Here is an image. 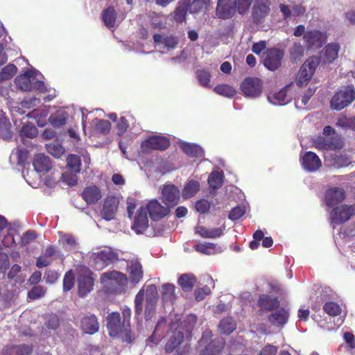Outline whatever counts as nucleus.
I'll return each instance as SVG.
<instances>
[{
  "label": "nucleus",
  "mask_w": 355,
  "mask_h": 355,
  "mask_svg": "<svg viewBox=\"0 0 355 355\" xmlns=\"http://www.w3.org/2000/svg\"><path fill=\"white\" fill-rule=\"evenodd\" d=\"M236 11V0H218L216 13L220 19L232 18Z\"/></svg>",
  "instance_id": "nucleus-16"
},
{
  "label": "nucleus",
  "mask_w": 355,
  "mask_h": 355,
  "mask_svg": "<svg viewBox=\"0 0 355 355\" xmlns=\"http://www.w3.org/2000/svg\"><path fill=\"white\" fill-rule=\"evenodd\" d=\"M225 229V226L223 224L219 227L207 228L204 226L198 225L196 227V233L200 236L207 239H215L220 236Z\"/></svg>",
  "instance_id": "nucleus-29"
},
{
  "label": "nucleus",
  "mask_w": 355,
  "mask_h": 355,
  "mask_svg": "<svg viewBox=\"0 0 355 355\" xmlns=\"http://www.w3.org/2000/svg\"><path fill=\"white\" fill-rule=\"evenodd\" d=\"M33 164L36 173L47 172L51 168V163L48 156L40 153L34 157Z\"/></svg>",
  "instance_id": "nucleus-32"
},
{
  "label": "nucleus",
  "mask_w": 355,
  "mask_h": 355,
  "mask_svg": "<svg viewBox=\"0 0 355 355\" xmlns=\"http://www.w3.org/2000/svg\"><path fill=\"white\" fill-rule=\"evenodd\" d=\"M196 78L201 86L207 88L211 87V74L209 71L205 69H198L196 71Z\"/></svg>",
  "instance_id": "nucleus-48"
},
{
  "label": "nucleus",
  "mask_w": 355,
  "mask_h": 355,
  "mask_svg": "<svg viewBox=\"0 0 355 355\" xmlns=\"http://www.w3.org/2000/svg\"><path fill=\"white\" fill-rule=\"evenodd\" d=\"M17 68L13 64H9L0 71V82L12 78L17 73Z\"/></svg>",
  "instance_id": "nucleus-47"
},
{
  "label": "nucleus",
  "mask_w": 355,
  "mask_h": 355,
  "mask_svg": "<svg viewBox=\"0 0 355 355\" xmlns=\"http://www.w3.org/2000/svg\"><path fill=\"white\" fill-rule=\"evenodd\" d=\"M211 333L206 331L203 333L202 338L200 340V347H204L201 349L199 355H216L218 354L224 346V341L222 338H218L214 340H210Z\"/></svg>",
  "instance_id": "nucleus-7"
},
{
  "label": "nucleus",
  "mask_w": 355,
  "mask_h": 355,
  "mask_svg": "<svg viewBox=\"0 0 355 355\" xmlns=\"http://www.w3.org/2000/svg\"><path fill=\"white\" fill-rule=\"evenodd\" d=\"M119 259V255L112 249L107 248L100 252H93L90 256V262L96 270H101L107 265Z\"/></svg>",
  "instance_id": "nucleus-8"
},
{
  "label": "nucleus",
  "mask_w": 355,
  "mask_h": 355,
  "mask_svg": "<svg viewBox=\"0 0 355 355\" xmlns=\"http://www.w3.org/2000/svg\"><path fill=\"white\" fill-rule=\"evenodd\" d=\"M346 343L349 345V349L352 355H355V338L354 336L349 332H346L343 335Z\"/></svg>",
  "instance_id": "nucleus-64"
},
{
  "label": "nucleus",
  "mask_w": 355,
  "mask_h": 355,
  "mask_svg": "<svg viewBox=\"0 0 355 355\" xmlns=\"http://www.w3.org/2000/svg\"><path fill=\"white\" fill-rule=\"evenodd\" d=\"M219 328L222 333L230 334L236 329V323L232 318H226L221 320Z\"/></svg>",
  "instance_id": "nucleus-52"
},
{
  "label": "nucleus",
  "mask_w": 355,
  "mask_h": 355,
  "mask_svg": "<svg viewBox=\"0 0 355 355\" xmlns=\"http://www.w3.org/2000/svg\"><path fill=\"white\" fill-rule=\"evenodd\" d=\"M196 322V316L195 315L190 314L187 315L182 325L180 327L178 330H180L182 331V330H185L187 334H190Z\"/></svg>",
  "instance_id": "nucleus-55"
},
{
  "label": "nucleus",
  "mask_w": 355,
  "mask_h": 355,
  "mask_svg": "<svg viewBox=\"0 0 355 355\" xmlns=\"http://www.w3.org/2000/svg\"><path fill=\"white\" fill-rule=\"evenodd\" d=\"M67 167L72 172L77 173L80 171V159L76 155H69L67 158Z\"/></svg>",
  "instance_id": "nucleus-53"
},
{
  "label": "nucleus",
  "mask_w": 355,
  "mask_h": 355,
  "mask_svg": "<svg viewBox=\"0 0 355 355\" xmlns=\"http://www.w3.org/2000/svg\"><path fill=\"white\" fill-rule=\"evenodd\" d=\"M280 10L286 17H288L304 14L305 8L298 5L287 6L282 3L280 5Z\"/></svg>",
  "instance_id": "nucleus-37"
},
{
  "label": "nucleus",
  "mask_w": 355,
  "mask_h": 355,
  "mask_svg": "<svg viewBox=\"0 0 355 355\" xmlns=\"http://www.w3.org/2000/svg\"><path fill=\"white\" fill-rule=\"evenodd\" d=\"M294 85L291 83L285 86L280 91L269 94L267 99L269 103L275 105H284L288 103L295 96L293 91Z\"/></svg>",
  "instance_id": "nucleus-11"
},
{
  "label": "nucleus",
  "mask_w": 355,
  "mask_h": 355,
  "mask_svg": "<svg viewBox=\"0 0 355 355\" xmlns=\"http://www.w3.org/2000/svg\"><path fill=\"white\" fill-rule=\"evenodd\" d=\"M109 334L112 337H119L123 341L131 343L135 339V335L131 331L130 325H121V317L118 312H112L107 318Z\"/></svg>",
  "instance_id": "nucleus-3"
},
{
  "label": "nucleus",
  "mask_w": 355,
  "mask_h": 355,
  "mask_svg": "<svg viewBox=\"0 0 355 355\" xmlns=\"http://www.w3.org/2000/svg\"><path fill=\"white\" fill-rule=\"evenodd\" d=\"M312 318L320 328L327 331H331L336 327H339L343 322V319L338 318L336 321H334V323H332L331 318H327V317H322L319 314H313Z\"/></svg>",
  "instance_id": "nucleus-25"
},
{
  "label": "nucleus",
  "mask_w": 355,
  "mask_h": 355,
  "mask_svg": "<svg viewBox=\"0 0 355 355\" xmlns=\"http://www.w3.org/2000/svg\"><path fill=\"white\" fill-rule=\"evenodd\" d=\"M145 208L153 220H159L166 216L168 214L170 209L167 205H162L157 200H152L150 201Z\"/></svg>",
  "instance_id": "nucleus-19"
},
{
  "label": "nucleus",
  "mask_w": 355,
  "mask_h": 355,
  "mask_svg": "<svg viewBox=\"0 0 355 355\" xmlns=\"http://www.w3.org/2000/svg\"><path fill=\"white\" fill-rule=\"evenodd\" d=\"M301 162L303 168L309 172H313L319 169L322 165L319 157L314 153L306 152L301 158Z\"/></svg>",
  "instance_id": "nucleus-23"
},
{
  "label": "nucleus",
  "mask_w": 355,
  "mask_h": 355,
  "mask_svg": "<svg viewBox=\"0 0 355 355\" xmlns=\"http://www.w3.org/2000/svg\"><path fill=\"white\" fill-rule=\"evenodd\" d=\"M313 144L316 148L321 150H334L341 148L343 146V140L338 137L330 139L319 136L314 139Z\"/></svg>",
  "instance_id": "nucleus-18"
},
{
  "label": "nucleus",
  "mask_w": 355,
  "mask_h": 355,
  "mask_svg": "<svg viewBox=\"0 0 355 355\" xmlns=\"http://www.w3.org/2000/svg\"><path fill=\"white\" fill-rule=\"evenodd\" d=\"M303 39L308 48H318L324 42V35L320 31H311L306 32Z\"/></svg>",
  "instance_id": "nucleus-27"
},
{
  "label": "nucleus",
  "mask_w": 355,
  "mask_h": 355,
  "mask_svg": "<svg viewBox=\"0 0 355 355\" xmlns=\"http://www.w3.org/2000/svg\"><path fill=\"white\" fill-rule=\"evenodd\" d=\"M46 289L44 286H37L33 287L28 293V296L31 300H36L44 295Z\"/></svg>",
  "instance_id": "nucleus-60"
},
{
  "label": "nucleus",
  "mask_w": 355,
  "mask_h": 355,
  "mask_svg": "<svg viewBox=\"0 0 355 355\" xmlns=\"http://www.w3.org/2000/svg\"><path fill=\"white\" fill-rule=\"evenodd\" d=\"M128 270L130 279L133 284H137L143 277V270L141 263L137 260L128 261Z\"/></svg>",
  "instance_id": "nucleus-30"
},
{
  "label": "nucleus",
  "mask_w": 355,
  "mask_h": 355,
  "mask_svg": "<svg viewBox=\"0 0 355 355\" xmlns=\"http://www.w3.org/2000/svg\"><path fill=\"white\" fill-rule=\"evenodd\" d=\"M304 52V48L300 42H295L289 51L291 58L295 62L302 58Z\"/></svg>",
  "instance_id": "nucleus-51"
},
{
  "label": "nucleus",
  "mask_w": 355,
  "mask_h": 355,
  "mask_svg": "<svg viewBox=\"0 0 355 355\" xmlns=\"http://www.w3.org/2000/svg\"><path fill=\"white\" fill-rule=\"evenodd\" d=\"M284 57V52L277 49L268 50L263 57V64L270 71L277 69Z\"/></svg>",
  "instance_id": "nucleus-17"
},
{
  "label": "nucleus",
  "mask_w": 355,
  "mask_h": 355,
  "mask_svg": "<svg viewBox=\"0 0 355 355\" xmlns=\"http://www.w3.org/2000/svg\"><path fill=\"white\" fill-rule=\"evenodd\" d=\"M21 135L28 138L35 137L37 135V128L31 123H24L21 129Z\"/></svg>",
  "instance_id": "nucleus-57"
},
{
  "label": "nucleus",
  "mask_w": 355,
  "mask_h": 355,
  "mask_svg": "<svg viewBox=\"0 0 355 355\" xmlns=\"http://www.w3.org/2000/svg\"><path fill=\"white\" fill-rule=\"evenodd\" d=\"M245 213V209L243 207L237 206V207L233 208L230 211V212L229 214V218L232 220H238L241 216H243Z\"/></svg>",
  "instance_id": "nucleus-63"
},
{
  "label": "nucleus",
  "mask_w": 355,
  "mask_h": 355,
  "mask_svg": "<svg viewBox=\"0 0 355 355\" xmlns=\"http://www.w3.org/2000/svg\"><path fill=\"white\" fill-rule=\"evenodd\" d=\"M148 227V218L146 209L144 207H140L137 211L134 222L132 225V229L137 234H142Z\"/></svg>",
  "instance_id": "nucleus-22"
},
{
  "label": "nucleus",
  "mask_w": 355,
  "mask_h": 355,
  "mask_svg": "<svg viewBox=\"0 0 355 355\" xmlns=\"http://www.w3.org/2000/svg\"><path fill=\"white\" fill-rule=\"evenodd\" d=\"M259 305L263 309L271 310L279 305L276 298H271L268 295H261L259 300Z\"/></svg>",
  "instance_id": "nucleus-42"
},
{
  "label": "nucleus",
  "mask_w": 355,
  "mask_h": 355,
  "mask_svg": "<svg viewBox=\"0 0 355 355\" xmlns=\"http://www.w3.org/2000/svg\"><path fill=\"white\" fill-rule=\"evenodd\" d=\"M93 125H95L98 131L103 134L108 133L111 128V124L110 121L107 120L95 119V121H93Z\"/></svg>",
  "instance_id": "nucleus-58"
},
{
  "label": "nucleus",
  "mask_w": 355,
  "mask_h": 355,
  "mask_svg": "<svg viewBox=\"0 0 355 355\" xmlns=\"http://www.w3.org/2000/svg\"><path fill=\"white\" fill-rule=\"evenodd\" d=\"M103 288L108 293L121 290L127 284V278L123 273L112 270L103 272L101 276Z\"/></svg>",
  "instance_id": "nucleus-4"
},
{
  "label": "nucleus",
  "mask_w": 355,
  "mask_h": 355,
  "mask_svg": "<svg viewBox=\"0 0 355 355\" xmlns=\"http://www.w3.org/2000/svg\"><path fill=\"white\" fill-rule=\"evenodd\" d=\"M74 285V275L71 270H69L64 275L63 279V291L64 292L70 291Z\"/></svg>",
  "instance_id": "nucleus-59"
},
{
  "label": "nucleus",
  "mask_w": 355,
  "mask_h": 355,
  "mask_svg": "<svg viewBox=\"0 0 355 355\" xmlns=\"http://www.w3.org/2000/svg\"><path fill=\"white\" fill-rule=\"evenodd\" d=\"M196 282L195 277L191 274L182 275L178 279V283L182 288L185 291L192 289Z\"/></svg>",
  "instance_id": "nucleus-41"
},
{
  "label": "nucleus",
  "mask_w": 355,
  "mask_h": 355,
  "mask_svg": "<svg viewBox=\"0 0 355 355\" xmlns=\"http://www.w3.org/2000/svg\"><path fill=\"white\" fill-rule=\"evenodd\" d=\"M196 250L205 254H215L221 253L224 249L221 246H217L213 243H199L196 245Z\"/></svg>",
  "instance_id": "nucleus-34"
},
{
  "label": "nucleus",
  "mask_w": 355,
  "mask_h": 355,
  "mask_svg": "<svg viewBox=\"0 0 355 355\" xmlns=\"http://www.w3.org/2000/svg\"><path fill=\"white\" fill-rule=\"evenodd\" d=\"M67 119V113L62 110H58L52 114L49 119L50 123L55 128H60L65 124Z\"/></svg>",
  "instance_id": "nucleus-39"
},
{
  "label": "nucleus",
  "mask_w": 355,
  "mask_h": 355,
  "mask_svg": "<svg viewBox=\"0 0 355 355\" xmlns=\"http://www.w3.org/2000/svg\"><path fill=\"white\" fill-rule=\"evenodd\" d=\"M288 313L284 309L275 311L268 318L269 321L275 326H282L287 322Z\"/></svg>",
  "instance_id": "nucleus-36"
},
{
  "label": "nucleus",
  "mask_w": 355,
  "mask_h": 355,
  "mask_svg": "<svg viewBox=\"0 0 355 355\" xmlns=\"http://www.w3.org/2000/svg\"><path fill=\"white\" fill-rule=\"evenodd\" d=\"M323 310L329 317L339 315L342 311L340 306L338 303L331 301L327 302L323 305Z\"/></svg>",
  "instance_id": "nucleus-46"
},
{
  "label": "nucleus",
  "mask_w": 355,
  "mask_h": 355,
  "mask_svg": "<svg viewBox=\"0 0 355 355\" xmlns=\"http://www.w3.org/2000/svg\"><path fill=\"white\" fill-rule=\"evenodd\" d=\"M158 299L157 288L155 285L147 286L146 289L141 288L137 294L135 299V314L140 315L143 311V302L146 300L145 318L150 320L155 310Z\"/></svg>",
  "instance_id": "nucleus-1"
},
{
  "label": "nucleus",
  "mask_w": 355,
  "mask_h": 355,
  "mask_svg": "<svg viewBox=\"0 0 355 355\" xmlns=\"http://www.w3.org/2000/svg\"><path fill=\"white\" fill-rule=\"evenodd\" d=\"M102 19L107 27H114L116 21V12L114 8L108 7L105 9L103 12Z\"/></svg>",
  "instance_id": "nucleus-45"
},
{
  "label": "nucleus",
  "mask_w": 355,
  "mask_h": 355,
  "mask_svg": "<svg viewBox=\"0 0 355 355\" xmlns=\"http://www.w3.org/2000/svg\"><path fill=\"white\" fill-rule=\"evenodd\" d=\"M170 145L169 140L164 136L155 135L150 137L141 144L143 152H148L151 150H165Z\"/></svg>",
  "instance_id": "nucleus-13"
},
{
  "label": "nucleus",
  "mask_w": 355,
  "mask_h": 355,
  "mask_svg": "<svg viewBox=\"0 0 355 355\" xmlns=\"http://www.w3.org/2000/svg\"><path fill=\"white\" fill-rule=\"evenodd\" d=\"M94 286V281L91 277V272L85 270L83 275L78 277V294L80 297H85L92 291Z\"/></svg>",
  "instance_id": "nucleus-21"
},
{
  "label": "nucleus",
  "mask_w": 355,
  "mask_h": 355,
  "mask_svg": "<svg viewBox=\"0 0 355 355\" xmlns=\"http://www.w3.org/2000/svg\"><path fill=\"white\" fill-rule=\"evenodd\" d=\"M324 197L327 205L334 207L344 200L345 193L342 189L331 188L326 191Z\"/></svg>",
  "instance_id": "nucleus-28"
},
{
  "label": "nucleus",
  "mask_w": 355,
  "mask_h": 355,
  "mask_svg": "<svg viewBox=\"0 0 355 355\" xmlns=\"http://www.w3.org/2000/svg\"><path fill=\"white\" fill-rule=\"evenodd\" d=\"M184 335L180 330H175L170 336L165 346L166 352L173 355H182L184 352L181 344L183 342Z\"/></svg>",
  "instance_id": "nucleus-14"
},
{
  "label": "nucleus",
  "mask_w": 355,
  "mask_h": 355,
  "mask_svg": "<svg viewBox=\"0 0 355 355\" xmlns=\"http://www.w3.org/2000/svg\"><path fill=\"white\" fill-rule=\"evenodd\" d=\"M200 189V183L198 181L190 180L184 186L182 191L184 199H189L196 194Z\"/></svg>",
  "instance_id": "nucleus-38"
},
{
  "label": "nucleus",
  "mask_w": 355,
  "mask_h": 355,
  "mask_svg": "<svg viewBox=\"0 0 355 355\" xmlns=\"http://www.w3.org/2000/svg\"><path fill=\"white\" fill-rule=\"evenodd\" d=\"M83 198L88 205L96 203L103 197L101 190L95 185H90L84 189Z\"/></svg>",
  "instance_id": "nucleus-26"
},
{
  "label": "nucleus",
  "mask_w": 355,
  "mask_h": 355,
  "mask_svg": "<svg viewBox=\"0 0 355 355\" xmlns=\"http://www.w3.org/2000/svg\"><path fill=\"white\" fill-rule=\"evenodd\" d=\"M175 286L171 284L162 286V298L164 302H172L174 298Z\"/></svg>",
  "instance_id": "nucleus-56"
},
{
  "label": "nucleus",
  "mask_w": 355,
  "mask_h": 355,
  "mask_svg": "<svg viewBox=\"0 0 355 355\" xmlns=\"http://www.w3.org/2000/svg\"><path fill=\"white\" fill-rule=\"evenodd\" d=\"M240 89L245 97L255 99L262 94L263 82L256 77H248L241 83Z\"/></svg>",
  "instance_id": "nucleus-6"
},
{
  "label": "nucleus",
  "mask_w": 355,
  "mask_h": 355,
  "mask_svg": "<svg viewBox=\"0 0 355 355\" xmlns=\"http://www.w3.org/2000/svg\"><path fill=\"white\" fill-rule=\"evenodd\" d=\"M355 99V89L352 85L343 87L331 98V107L341 110L350 105Z\"/></svg>",
  "instance_id": "nucleus-5"
},
{
  "label": "nucleus",
  "mask_w": 355,
  "mask_h": 355,
  "mask_svg": "<svg viewBox=\"0 0 355 355\" xmlns=\"http://www.w3.org/2000/svg\"><path fill=\"white\" fill-rule=\"evenodd\" d=\"M340 46L338 44L332 43L327 45L322 53L321 58L324 62H331L338 58Z\"/></svg>",
  "instance_id": "nucleus-33"
},
{
  "label": "nucleus",
  "mask_w": 355,
  "mask_h": 355,
  "mask_svg": "<svg viewBox=\"0 0 355 355\" xmlns=\"http://www.w3.org/2000/svg\"><path fill=\"white\" fill-rule=\"evenodd\" d=\"M223 173L219 171H213L209 177L208 183L214 189L220 188L223 184Z\"/></svg>",
  "instance_id": "nucleus-49"
},
{
  "label": "nucleus",
  "mask_w": 355,
  "mask_h": 355,
  "mask_svg": "<svg viewBox=\"0 0 355 355\" xmlns=\"http://www.w3.org/2000/svg\"><path fill=\"white\" fill-rule=\"evenodd\" d=\"M119 205V199L114 196H107L105 200L102 210L101 217L105 220H111L114 218Z\"/></svg>",
  "instance_id": "nucleus-20"
},
{
  "label": "nucleus",
  "mask_w": 355,
  "mask_h": 355,
  "mask_svg": "<svg viewBox=\"0 0 355 355\" xmlns=\"http://www.w3.org/2000/svg\"><path fill=\"white\" fill-rule=\"evenodd\" d=\"M60 243L68 250H77L78 248V243L76 242L75 238L71 234H64L60 239Z\"/></svg>",
  "instance_id": "nucleus-44"
},
{
  "label": "nucleus",
  "mask_w": 355,
  "mask_h": 355,
  "mask_svg": "<svg viewBox=\"0 0 355 355\" xmlns=\"http://www.w3.org/2000/svg\"><path fill=\"white\" fill-rule=\"evenodd\" d=\"M80 327L86 334H93L96 333L99 328L96 317L94 315L84 316L80 322Z\"/></svg>",
  "instance_id": "nucleus-31"
},
{
  "label": "nucleus",
  "mask_w": 355,
  "mask_h": 355,
  "mask_svg": "<svg viewBox=\"0 0 355 355\" xmlns=\"http://www.w3.org/2000/svg\"><path fill=\"white\" fill-rule=\"evenodd\" d=\"M269 0H254L251 16L254 23L263 24L270 13Z\"/></svg>",
  "instance_id": "nucleus-10"
},
{
  "label": "nucleus",
  "mask_w": 355,
  "mask_h": 355,
  "mask_svg": "<svg viewBox=\"0 0 355 355\" xmlns=\"http://www.w3.org/2000/svg\"><path fill=\"white\" fill-rule=\"evenodd\" d=\"M336 125L343 129L355 130V116H342L338 119Z\"/></svg>",
  "instance_id": "nucleus-50"
},
{
  "label": "nucleus",
  "mask_w": 355,
  "mask_h": 355,
  "mask_svg": "<svg viewBox=\"0 0 355 355\" xmlns=\"http://www.w3.org/2000/svg\"><path fill=\"white\" fill-rule=\"evenodd\" d=\"M48 153L55 157H60L64 153V148L58 143H50L46 145Z\"/></svg>",
  "instance_id": "nucleus-54"
},
{
  "label": "nucleus",
  "mask_w": 355,
  "mask_h": 355,
  "mask_svg": "<svg viewBox=\"0 0 355 355\" xmlns=\"http://www.w3.org/2000/svg\"><path fill=\"white\" fill-rule=\"evenodd\" d=\"M161 195L162 202L169 208L176 205L180 198L179 189L172 184L164 185Z\"/></svg>",
  "instance_id": "nucleus-15"
},
{
  "label": "nucleus",
  "mask_w": 355,
  "mask_h": 355,
  "mask_svg": "<svg viewBox=\"0 0 355 355\" xmlns=\"http://www.w3.org/2000/svg\"><path fill=\"white\" fill-rule=\"evenodd\" d=\"M36 239V234L35 232L28 230L26 232L21 238V245L26 246L33 243Z\"/></svg>",
  "instance_id": "nucleus-61"
},
{
  "label": "nucleus",
  "mask_w": 355,
  "mask_h": 355,
  "mask_svg": "<svg viewBox=\"0 0 355 355\" xmlns=\"http://www.w3.org/2000/svg\"><path fill=\"white\" fill-rule=\"evenodd\" d=\"M42 78V75L38 71L31 69L18 75L15 79V83L17 88L24 92L36 89L44 92L46 89Z\"/></svg>",
  "instance_id": "nucleus-2"
},
{
  "label": "nucleus",
  "mask_w": 355,
  "mask_h": 355,
  "mask_svg": "<svg viewBox=\"0 0 355 355\" xmlns=\"http://www.w3.org/2000/svg\"><path fill=\"white\" fill-rule=\"evenodd\" d=\"M210 0H193L189 6V10L191 13L205 12L209 6Z\"/></svg>",
  "instance_id": "nucleus-40"
},
{
  "label": "nucleus",
  "mask_w": 355,
  "mask_h": 355,
  "mask_svg": "<svg viewBox=\"0 0 355 355\" xmlns=\"http://www.w3.org/2000/svg\"><path fill=\"white\" fill-rule=\"evenodd\" d=\"M252 0H236L238 12L241 15H244L249 10Z\"/></svg>",
  "instance_id": "nucleus-62"
},
{
  "label": "nucleus",
  "mask_w": 355,
  "mask_h": 355,
  "mask_svg": "<svg viewBox=\"0 0 355 355\" xmlns=\"http://www.w3.org/2000/svg\"><path fill=\"white\" fill-rule=\"evenodd\" d=\"M355 214V205H341L334 208L330 213V218L333 224H338L348 220Z\"/></svg>",
  "instance_id": "nucleus-12"
},
{
  "label": "nucleus",
  "mask_w": 355,
  "mask_h": 355,
  "mask_svg": "<svg viewBox=\"0 0 355 355\" xmlns=\"http://www.w3.org/2000/svg\"><path fill=\"white\" fill-rule=\"evenodd\" d=\"M180 148L190 157H201L204 155L202 147L195 144L182 142L180 144Z\"/></svg>",
  "instance_id": "nucleus-35"
},
{
  "label": "nucleus",
  "mask_w": 355,
  "mask_h": 355,
  "mask_svg": "<svg viewBox=\"0 0 355 355\" xmlns=\"http://www.w3.org/2000/svg\"><path fill=\"white\" fill-rule=\"evenodd\" d=\"M153 40L159 49H166V50L169 51L175 49L178 44V39L173 35L155 34Z\"/></svg>",
  "instance_id": "nucleus-24"
},
{
  "label": "nucleus",
  "mask_w": 355,
  "mask_h": 355,
  "mask_svg": "<svg viewBox=\"0 0 355 355\" xmlns=\"http://www.w3.org/2000/svg\"><path fill=\"white\" fill-rule=\"evenodd\" d=\"M318 64V59L316 57H311L302 65L297 78L296 84L298 87H304L311 79L315 70Z\"/></svg>",
  "instance_id": "nucleus-9"
},
{
  "label": "nucleus",
  "mask_w": 355,
  "mask_h": 355,
  "mask_svg": "<svg viewBox=\"0 0 355 355\" xmlns=\"http://www.w3.org/2000/svg\"><path fill=\"white\" fill-rule=\"evenodd\" d=\"M214 90L216 94L227 98H232L236 93L232 86L227 84L218 85L214 87Z\"/></svg>",
  "instance_id": "nucleus-43"
}]
</instances>
